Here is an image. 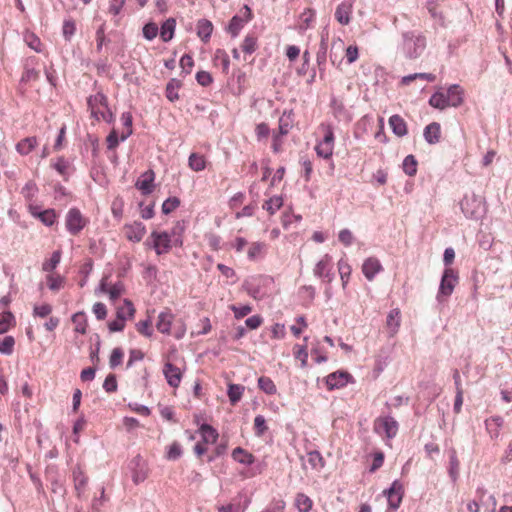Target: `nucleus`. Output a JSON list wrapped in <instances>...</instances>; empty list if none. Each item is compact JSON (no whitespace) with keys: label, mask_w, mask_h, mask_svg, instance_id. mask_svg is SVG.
<instances>
[{"label":"nucleus","mask_w":512,"mask_h":512,"mask_svg":"<svg viewBox=\"0 0 512 512\" xmlns=\"http://www.w3.org/2000/svg\"><path fill=\"white\" fill-rule=\"evenodd\" d=\"M157 330L165 335H172L181 339L186 333V326L182 320H175V315L170 309L160 312L156 321Z\"/></svg>","instance_id":"obj_1"},{"label":"nucleus","mask_w":512,"mask_h":512,"mask_svg":"<svg viewBox=\"0 0 512 512\" xmlns=\"http://www.w3.org/2000/svg\"><path fill=\"white\" fill-rule=\"evenodd\" d=\"M87 103L91 116L96 121L102 120L109 123L113 120V114L108 107L107 97L102 92L90 96Z\"/></svg>","instance_id":"obj_2"},{"label":"nucleus","mask_w":512,"mask_h":512,"mask_svg":"<svg viewBox=\"0 0 512 512\" xmlns=\"http://www.w3.org/2000/svg\"><path fill=\"white\" fill-rule=\"evenodd\" d=\"M292 113L284 112L279 118L278 130L273 132L272 137V150L274 153H280L283 146V137L286 136L292 128L293 119Z\"/></svg>","instance_id":"obj_3"},{"label":"nucleus","mask_w":512,"mask_h":512,"mask_svg":"<svg viewBox=\"0 0 512 512\" xmlns=\"http://www.w3.org/2000/svg\"><path fill=\"white\" fill-rule=\"evenodd\" d=\"M324 137L315 145V152L318 157L329 160L333 156L335 136L331 126H322Z\"/></svg>","instance_id":"obj_4"},{"label":"nucleus","mask_w":512,"mask_h":512,"mask_svg":"<svg viewBox=\"0 0 512 512\" xmlns=\"http://www.w3.org/2000/svg\"><path fill=\"white\" fill-rule=\"evenodd\" d=\"M404 49L409 58L415 59L419 57L426 47V38L423 35H415L412 32H407L403 35Z\"/></svg>","instance_id":"obj_5"},{"label":"nucleus","mask_w":512,"mask_h":512,"mask_svg":"<svg viewBox=\"0 0 512 512\" xmlns=\"http://www.w3.org/2000/svg\"><path fill=\"white\" fill-rule=\"evenodd\" d=\"M98 290L107 294L113 305H116V301L126 292L125 285L121 280L112 282L109 276H104L101 279Z\"/></svg>","instance_id":"obj_6"},{"label":"nucleus","mask_w":512,"mask_h":512,"mask_svg":"<svg viewBox=\"0 0 512 512\" xmlns=\"http://www.w3.org/2000/svg\"><path fill=\"white\" fill-rule=\"evenodd\" d=\"M88 222V219L77 208L69 209L65 217L66 228L73 236L78 235L87 226Z\"/></svg>","instance_id":"obj_7"},{"label":"nucleus","mask_w":512,"mask_h":512,"mask_svg":"<svg viewBox=\"0 0 512 512\" xmlns=\"http://www.w3.org/2000/svg\"><path fill=\"white\" fill-rule=\"evenodd\" d=\"M399 425L391 416L378 417L374 421V431L387 439L394 438L398 433Z\"/></svg>","instance_id":"obj_8"},{"label":"nucleus","mask_w":512,"mask_h":512,"mask_svg":"<svg viewBox=\"0 0 512 512\" xmlns=\"http://www.w3.org/2000/svg\"><path fill=\"white\" fill-rule=\"evenodd\" d=\"M163 374L170 387L178 388L180 386L183 371L180 367L174 365L169 358L164 362Z\"/></svg>","instance_id":"obj_9"},{"label":"nucleus","mask_w":512,"mask_h":512,"mask_svg":"<svg viewBox=\"0 0 512 512\" xmlns=\"http://www.w3.org/2000/svg\"><path fill=\"white\" fill-rule=\"evenodd\" d=\"M457 281L458 276L455 271L451 268L445 269L439 287L438 298L440 299L442 296H450L457 284Z\"/></svg>","instance_id":"obj_10"},{"label":"nucleus","mask_w":512,"mask_h":512,"mask_svg":"<svg viewBox=\"0 0 512 512\" xmlns=\"http://www.w3.org/2000/svg\"><path fill=\"white\" fill-rule=\"evenodd\" d=\"M384 494L387 496L389 507L392 510H397L400 507L404 496L403 484L400 481L395 480L391 487L384 491Z\"/></svg>","instance_id":"obj_11"},{"label":"nucleus","mask_w":512,"mask_h":512,"mask_svg":"<svg viewBox=\"0 0 512 512\" xmlns=\"http://www.w3.org/2000/svg\"><path fill=\"white\" fill-rule=\"evenodd\" d=\"M123 233L128 241L138 243L144 238L146 227L142 222L134 221L123 226Z\"/></svg>","instance_id":"obj_12"},{"label":"nucleus","mask_w":512,"mask_h":512,"mask_svg":"<svg viewBox=\"0 0 512 512\" xmlns=\"http://www.w3.org/2000/svg\"><path fill=\"white\" fill-rule=\"evenodd\" d=\"M352 380L351 374L345 371H337L329 374L325 378L328 390L340 389L346 386Z\"/></svg>","instance_id":"obj_13"},{"label":"nucleus","mask_w":512,"mask_h":512,"mask_svg":"<svg viewBox=\"0 0 512 512\" xmlns=\"http://www.w3.org/2000/svg\"><path fill=\"white\" fill-rule=\"evenodd\" d=\"M153 247L158 255L167 253L171 248V238L167 232L153 231L150 235Z\"/></svg>","instance_id":"obj_14"},{"label":"nucleus","mask_w":512,"mask_h":512,"mask_svg":"<svg viewBox=\"0 0 512 512\" xmlns=\"http://www.w3.org/2000/svg\"><path fill=\"white\" fill-rule=\"evenodd\" d=\"M155 173L149 169L142 173L135 183V187L143 194L149 195L154 191Z\"/></svg>","instance_id":"obj_15"},{"label":"nucleus","mask_w":512,"mask_h":512,"mask_svg":"<svg viewBox=\"0 0 512 512\" xmlns=\"http://www.w3.org/2000/svg\"><path fill=\"white\" fill-rule=\"evenodd\" d=\"M30 214L39 219L44 225L52 226L58 218V215L54 209H46L44 211H40L37 206L29 205Z\"/></svg>","instance_id":"obj_16"},{"label":"nucleus","mask_w":512,"mask_h":512,"mask_svg":"<svg viewBox=\"0 0 512 512\" xmlns=\"http://www.w3.org/2000/svg\"><path fill=\"white\" fill-rule=\"evenodd\" d=\"M460 205L466 217L474 218L481 208V201L475 195L465 196Z\"/></svg>","instance_id":"obj_17"},{"label":"nucleus","mask_w":512,"mask_h":512,"mask_svg":"<svg viewBox=\"0 0 512 512\" xmlns=\"http://www.w3.org/2000/svg\"><path fill=\"white\" fill-rule=\"evenodd\" d=\"M149 475V468L148 464L141 460L140 458H137L134 460V468L132 470V481L134 484L138 485L142 482H144Z\"/></svg>","instance_id":"obj_18"},{"label":"nucleus","mask_w":512,"mask_h":512,"mask_svg":"<svg viewBox=\"0 0 512 512\" xmlns=\"http://www.w3.org/2000/svg\"><path fill=\"white\" fill-rule=\"evenodd\" d=\"M383 267L376 257L367 258L362 265V272L367 280L372 281Z\"/></svg>","instance_id":"obj_19"},{"label":"nucleus","mask_w":512,"mask_h":512,"mask_svg":"<svg viewBox=\"0 0 512 512\" xmlns=\"http://www.w3.org/2000/svg\"><path fill=\"white\" fill-rule=\"evenodd\" d=\"M353 11L352 2L344 1L340 3L335 10V19L341 25H348L351 21V15Z\"/></svg>","instance_id":"obj_20"},{"label":"nucleus","mask_w":512,"mask_h":512,"mask_svg":"<svg viewBox=\"0 0 512 512\" xmlns=\"http://www.w3.org/2000/svg\"><path fill=\"white\" fill-rule=\"evenodd\" d=\"M244 10L245 19L234 16L229 23L228 31L233 37H236L240 30L243 28L244 23L248 22L252 18V12L250 8L248 6H244Z\"/></svg>","instance_id":"obj_21"},{"label":"nucleus","mask_w":512,"mask_h":512,"mask_svg":"<svg viewBox=\"0 0 512 512\" xmlns=\"http://www.w3.org/2000/svg\"><path fill=\"white\" fill-rule=\"evenodd\" d=\"M332 258L329 255H324L323 258L316 264L314 273L321 278H327L331 281Z\"/></svg>","instance_id":"obj_22"},{"label":"nucleus","mask_w":512,"mask_h":512,"mask_svg":"<svg viewBox=\"0 0 512 512\" xmlns=\"http://www.w3.org/2000/svg\"><path fill=\"white\" fill-rule=\"evenodd\" d=\"M115 309L116 316L125 320L133 319L136 312L134 304L128 299H124L120 304L116 303Z\"/></svg>","instance_id":"obj_23"},{"label":"nucleus","mask_w":512,"mask_h":512,"mask_svg":"<svg viewBox=\"0 0 512 512\" xmlns=\"http://www.w3.org/2000/svg\"><path fill=\"white\" fill-rule=\"evenodd\" d=\"M401 312L399 308L392 309L386 319V327L390 336H394L400 327Z\"/></svg>","instance_id":"obj_24"},{"label":"nucleus","mask_w":512,"mask_h":512,"mask_svg":"<svg viewBox=\"0 0 512 512\" xmlns=\"http://www.w3.org/2000/svg\"><path fill=\"white\" fill-rule=\"evenodd\" d=\"M445 94H446L447 100H449V105L452 107H458L464 101V99H463L464 91L459 85H456V84L451 85L448 88L447 93H445Z\"/></svg>","instance_id":"obj_25"},{"label":"nucleus","mask_w":512,"mask_h":512,"mask_svg":"<svg viewBox=\"0 0 512 512\" xmlns=\"http://www.w3.org/2000/svg\"><path fill=\"white\" fill-rule=\"evenodd\" d=\"M389 126L398 137H403L408 133L407 123L400 115H392L389 118Z\"/></svg>","instance_id":"obj_26"},{"label":"nucleus","mask_w":512,"mask_h":512,"mask_svg":"<svg viewBox=\"0 0 512 512\" xmlns=\"http://www.w3.org/2000/svg\"><path fill=\"white\" fill-rule=\"evenodd\" d=\"M37 145H38L37 138L35 136H31V137H26V138H23L22 140H20L16 144L15 149L20 155L26 156L29 153H31L37 147Z\"/></svg>","instance_id":"obj_27"},{"label":"nucleus","mask_w":512,"mask_h":512,"mask_svg":"<svg viewBox=\"0 0 512 512\" xmlns=\"http://www.w3.org/2000/svg\"><path fill=\"white\" fill-rule=\"evenodd\" d=\"M424 138L429 144H436L441 138V126L437 122H432L424 129Z\"/></svg>","instance_id":"obj_28"},{"label":"nucleus","mask_w":512,"mask_h":512,"mask_svg":"<svg viewBox=\"0 0 512 512\" xmlns=\"http://www.w3.org/2000/svg\"><path fill=\"white\" fill-rule=\"evenodd\" d=\"M315 21V12L312 9H305L298 18L297 29L299 31H306L311 28Z\"/></svg>","instance_id":"obj_29"},{"label":"nucleus","mask_w":512,"mask_h":512,"mask_svg":"<svg viewBox=\"0 0 512 512\" xmlns=\"http://www.w3.org/2000/svg\"><path fill=\"white\" fill-rule=\"evenodd\" d=\"M199 433L202 438L201 442L205 444H214L219 437L217 430L211 425L205 423L199 427Z\"/></svg>","instance_id":"obj_30"},{"label":"nucleus","mask_w":512,"mask_h":512,"mask_svg":"<svg viewBox=\"0 0 512 512\" xmlns=\"http://www.w3.org/2000/svg\"><path fill=\"white\" fill-rule=\"evenodd\" d=\"M45 280L47 287L53 292L61 290L66 283L65 277L59 273H49L46 275Z\"/></svg>","instance_id":"obj_31"},{"label":"nucleus","mask_w":512,"mask_h":512,"mask_svg":"<svg viewBox=\"0 0 512 512\" xmlns=\"http://www.w3.org/2000/svg\"><path fill=\"white\" fill-rule=\"evenodd\" d=\"M61 257H62L61 250L54 251L51 254L50 258L45 259L43 261L42 267H41L42 271L46 272L47 274H49V273H56L55 269L59 265V263L61 261Z\"/></svg>","instance_id":"obj_32"},{"label":"nucleus","mask_w":512,"mask_h":512,"mask_svg":"<svg viewBox=\"0 0 512 512\" xmlns=\"http://www.w3.org/2000/svg\"><path fill=\"white\" fill-rule=\"evenodd\" d=\"M247 506V500L242 503L240 499L234 498L227 504L217 506V512H245Z\"/></svg>","instance_id":"obj_33"},{"label":"nucleus","mask_w":512,"mask_h":512,"mask_svg":"<svg viewBox=\"0 0 512 512\" xmlns=\"http://www.w3.org/2000/svg\"><path fill=\"white\" fill-rule=\"evenodd\" d=\"M245 387L241 384L228 383L227 396L231 405H236L243 397Z\"/></svg>","instance_id":"obj_34"},{"label":"nucleus","mask_w":512,"mask_h":512,"mask_svg":"<svg viewBox=\"0 0 512 512\" xmlns=\"http://www.w3.org/2000/svg\"><path fill=\"white\" fill-rule=\"evenodd\" d=\"M213 64L221 66L224 74H228L230 67V59L227 52L223 49H217L214 53Z\"/></svg>","instance_id":"obj_35"},{"label":"nucleus","mask_w":512,"mask_h":512,"mask_svg":"<svg viewBox=\"0 0 512 512\" xmlns=\"http://www.w3.org/2000/svg\"><path fill=\"white\" fill-rule=\"evenodd\" d=\"M213 32V24L207 19H201L197 22V35L198 37L207 42Z\"/></svg>","instance_id":"obj_36"},{"label":"nucleus","mask_w":512,"mask_h":512,"mask_svg":"<svg viewBox=\"0 0 512 512\" xmlns=\"http://www.w3.org/2000/svg\"><path fill=\"white\" fill-rule=\"evenodd\" d=\"M294 505L299 512H310L313 507L312 499L304 493H297Z\"/></svg>","instance_id":"obj_37"},{"label":"nucleus","mask_w":512,"mask_h":512,"mask_svg":"<svg viewBox=\"0 0 512 512\" xmlns=\"http://www.w3.org/2000/svg\"><path fill=\"white\" fill-rule=\"evenodd\" d=\"M232 458L235 461L245 465H251L255 461V457L253 456V454H251L250 452L241 447H237L233 450Z\"/></svg>","instance_id":"obj_38"},{"label":"nucleus","mask_w":512,"mask_h":512,"mask_svg":"<svg viewBox=\"0 0 512 512\" xmlns=\"http://www.w3.org/2000/svg\"><path fill=\"white\" fill-rule=\"evenodd\" d=\"M283 206L282 196H272L264 201L262 208L268 212L269 215H274Z\"/></svg>","instance_id":"obj_39"},{"label":"nucleus","mask_w":512,"mask_h":512,"mask_svg":"<svg viewBox=\"0 0 512 512\" xmlns=\"http://www.w3.org/2000/svg\"><path fill=\"white\" fill-rule=\"evenodd\" d=\"M176 20L174 18L167 19L161 26L160 37L164 42L170 41L175 32Z\"/></svg>","instance_id":"obj_40"},{"label":"nucleus","mask_w":512,"mask_h":512,"mask_svg":"<svg viewBox=\"0 0 512 512\" xmlns=\"http://www.w3.org/2000/svg\"><path fill=\"white\" fill-rule=\"evenodd\" d=\"M206 157L199 153H192L188 159V165L191 170L200 172L206 168Z\"/></svg>","instance_id":"obj_41"},{"label":"nucleus","mask_w":512,"mask_h":512,"mask_svg":"<svg viewBox=\"0 0 512 512\" xmlns=\"http://www.w3.org/2000/svg\"><path fill=\"white\" fill-rule=\"evenodd\" d=\"M503 422V418L500 416H494L485 421L486 429L492 438H497L499 436Z\"/></svg>","instance_id":"obj_42"},{"label":"nucleus","mask_w":512,"mask_h":512,"mask_svg":"<svg viewBox=\"0 0 512 512\" xmlns=\"http://www.w3.org/2000/svg\"><path fill=\"white\" fill-rule=\"evenodd\" d=\"M72 322L74 324V331L79 334H86L87 332V317L84 312H77L72 316Z\"/></svg>","instance_id":"obj_43"},{"label":"nucleus","mask_w":512,"mask_h":512,"mask_svg":"<svg viewBox=\"0 0 512 512\" xmlns=\"http://www.w3.org/2000/svg\"><path fill=\"white\" fill-rule=\"evenodd\" d=\"M132 115L130 112H124L121 115V123L123 128L120 132V140H126L132 134Z\"/></svg>","instance_id":"obj_44"},{"label":"nucleus","mask_w":512,"mask_h":512,"mask_svg":"<svg viewBox=\"0 0 512 512\" xmlns=\"http://www.w3.org/2000/svg\"><path fill=\"white\" fill-rule=\"evenodd\" d=\"M266 251V244L264 242H252L248 249V258L252 261L257 260L264 256Z\"/></svg>","instance_id":"obj_45"},{"label":"nucleus","mask_w":512,"mask_h":512,"mask_svg":"<svg viewBox=\"0 0 512 512\" xmlns=\"http://www.w3.org/2000/svg\"><path fill=\"white\" fill-rule=\"evenodd\" d=\"M429 104L437 109L443 110L450 107L449 100L444 92H435L429 99Z\"/></svg>","instance_id":"obj_46"},{"label":"nucleus","mask_w":512,"mask_h":512,"mask_svg":"<svg viewBox=\"0 0 512 512\" xmlns=\"http://www.w3.org/2000/svg\"><path fill=\"white\" fill-rule=\"evenodd\" d=\"M338 271H339V274H340V279H341V282H342V287H343V289H345L347 287V285H348L349 278H350V275H351V272H352V268L348 264L347 261L341 259L338 262Z\"/></svg>","instance_id":"obj_47"},{"label":"nucleus","mask_w":512,"mask_h":512,"mask_svg":"<svg viewBox=\"0 0 512 512\" xmlns=\"http://www.w3.org/2000/svg\"><path fill=\"white\" fill-rule=\"evenodd\" d=\"M258 388L268 395H274L277 392L275 383L267 376H261L258 379Z\"/></svg>","instance_id":"obj_48"},{"label":"nucleus","mask_w":512,"mask_h":512,"mask_svg":"<svg viewBox=\"0 0 512 512\" xmlns=\"http://www.w3.org/2000/svg\"><path fill=\"white\" fill-rule=\"evenodd\" d=\"M293 355L295 359L301 362V367L305 368L308 364L307 345L295 344L293 346Z\"/></svg>","instance_id":"obj_49"},{"label":"nucleus","mask_w":512,"mask_h":512,"mask_svg":"<svg viewBox=\"0 0 512 512\" xmlns=\"http://www.w3.org/2000/svg\"><path fill=\"white\" fill-rule=\"evenodd\" d=\"M307 462L313 469L320 470L325 466V461L320 452L311 451L307 454Z\"/></svg>","instance_id":"obj_50"},{"label":"nucleus","mask_w":512,"mask_h":512,"mask_svg":"<svg viewBox=\"0 0 512 512\" xmlns=\"http://www.w3.org/2000/svg\"><path fill=\"white\" fill-rule=\"evenodd\" d=\"M257 48H258L257 37L254 35H250V34L247 35L241 44V49L246 54L254 53Z\"/></svg>","instance_id":"obj_51"},{"label":"nucleus","mask_w":512,"mask_h":512,"mask_svg":"<svg viewBox=\"0 0 512 512\" xmlns=\"http://www.w3.org/2000/svg\"><path fill=\"white\" fill-rule=\"evenodd\" d=\"M403 171L408 176H414L417 173V160L413 155H408L404 158L402 164Z\"/></svg>","instance_id":"obj_52"},{"label":"nucleus","mask_w":512,"mask_h":512,"mask_svg":"<svg viewBox=\"0 0 512 512\" xmlns=\"http://www.w3.org/2000/svg\"><path fill=\"white\" fill-rule=\"evenodd\" d=\"M416 79H423L428 82H434L436 80V76L432 73H415L403 77L401 83L404 85H409L412 81Z\"/></svg>","instance_id":"obj_53"},{"label":"nucleus","mask_w":512,"mask_h":512,"mask_svg":"<svg viewBox=\"0 0 512 512\" xmlns=\"http://www.w3.org/2000/svg\"><path fill=\"white\" fill-rule=\"evenodd\" d=\"M15 323L11 312H3L0 316V334L6 333Z\"/></svg>","instance_id":"obj_54"},{"label":"nucleus","mask_w":512,"mask_h":512,"mask_svg":"<svg viewBox=\"0 0 512 512\" xmlns=\"http://www.w3.org/2000/svg\"><path fill=\"white\" fill-rule=\"evenodd\" d=\"M38 193V187L34 181H28L21 189V194L27 201H32Z\"/></svg>","instance_id":"obj_55"},{"label":"nucleus","mask_w":512,"mask_h":512,"mask_svg":"<svg viewBox=\"0 0 512 512\" xmlns=\"http://www.w3.org/2000/svg\"><path fill=\"white\" fill-rule=\"evenodd\" d=\"M180 199L178 197H169L162 204V212L170 214L180 206Z\"/></svg>","instance_id":"obj_56"},{"label":"nucleus","mask_w":512,"mask_h":512,"mask_svg":"<svg viewBox=\"0 0 512 512\" xmlns=\"http://www.w3.org/2000/svg\"><path fill=\"white\" fill-rule=\"evenodd\" d=\"M106 27L105 24H102L96 31L95 39H96V51L100 53L102 51L103 45H105L108 40L105 35Z\"/></svg>","instance_id":"obj_57"},{"label":"nucleus","mask_w":512,"mask_h":512,"mask_svg":"<svg viewBox=\"0 0 512 512\" xmlns=\"http://www.w3.org/2000/svg\"><path fill=\"white\" fill-rule=\"evenodd\" d=\"M268 430V426L266 424V420L262 415H257L254 419V431L258 437L264 435V433Z\"/></svg>","instance_id":"obj_58"},{"label":"nucleus","mask_w":512,"mask_h":512,"mask_svg":"<svg viewBox=\"0 0 512 512\" xmlns=\"http://www.w3.org/2000/svg\"><path fill=\"white\" fill-rule=\"evenodd\" d=\"M52 313V306L48 303L35 305L33 308V316L39 318L48 317Z\"/></svg>","instance_id":"obj_59"},{"label":"nucleus","mask_w":512,"mask_h":512,"mask_svg":"<svg viewBox=\"0 0 512 512\" xmlns=\"http://www.w3.org/2000/svg\"><path fill=\"white\" fill-rule=\"evenodd\" d=\"M76 31V23L73 19H66L63 22L62 32L66 40H70Z\"/></svg>","instance_id":"obj_60"},{"label":"nucleus","mask_w":512,"mask_h":512,"mask_svg":"<svg viewBox=\"0 0 512 512\" xmlns=\"http://www.w3.org/2000/svg\"><path fill=\"white\" fill-rule=\"evenodd\" d=\"M15 340L12 336H6L0 341V353L10 355L13 352Z\"/></svg>","instance_id":"obj_61"},{"label":"nucleus","mask_w":512,"mask_h":512,"mask_svg":"<svg viewBox=\"0 0 512 512\" xmlns=\"http://www.w3.org/2000/svg\"><path fill=\"white\" fill-rule=\"evenodd\" d=\"M182 455V448L178 442H173L167 447L166 458L168 460H177Z\"/></svg>","instance_id":"obj_62"},{"label":"nucleus","mask_w":512,"mask_h":512,"mask_svg":"<svg viewBox=\"0 0 512 512\" xmlns=\"http://www.w3.org/2000/svg\"><path fill=\"white\" fill-rule=\"evenodd\" d=\"M53 167L63 177H66L69 174L70 164L63 157L58 158L53 164Z\"/></svg>","instance_id":"obj_63"},{"label":"nucleus","mask_w":512,"mask_h":512,"mask_svg":"<svg viewBox=\"0 0 512 512\" xmlns=\"http://www.w3.org/2000/svg\"><path fill=\"white\" fill-rule=\"evenodd\" d=\"M124 352L121 348H114L111 352L109 364L111 368H115L122 363Z\"/></svg>","instance_id":"obj_64"}]
</instances>
